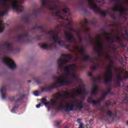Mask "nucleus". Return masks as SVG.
Listing matches in <instances>:
<instances>
[{
  "label": "nucleus",
  "instance_id": "nucleus-30",
  "mask_svg": "<svg viewBox=\"0 0 128 128\" xmlns=\"http://www.w3.org/2000/svg\"><path fill=\"white\" fill-rule=\"evenodd\" d=\"M108 116H112V111H108Z\"/></svg>",
  "mask_w": 128,
  "mask_h": 128
},
{
  "label": "nucleus",
  "instance_id": "nucleus-35",
  "mask_svg": "<svg viewBox=\"0 0 128 128\" xmlns=\"http://www.w3.org/2000/svg\"><path fill=\"white\" fill-rule=\"evenodd\" d=\"M98 102H100V100H98Z\"/></svg>",
  "mask_w": 128,
  "mask_h": 128
},
{
  "label": "nucleus",
  "instance_id": "nucleus-22",
  "mask_svg": "<svg viewBox=\"0 0 128 128\" xmlns=\"http://www.w3.org/2000/svg\"><path fill=\"white\" fill-rule=\"evenodd\" d=\"M92 70H96L98 68V66H94L92 68Z\"/></svg>",
  "mask_w": 128,
  "mask_h": 128
},
{
  "label": "nucleus",
  "instance_id": "nucleus-11",
  "mask_svg": "<svg viewBox=\"0 0 128 128\" xmlns=\"http://www.w3.org/2000/svg\"><path fill=\"white\" fill-rule=\"evenodd\" d=\"M66 38L69 42H71L72 40H74V37L72 33H66Z\"/></svg>",
  "mask_w": 128,
  "mask_h": 128
},
{
  "label": "nucleus",
  "instance_id": "nucleus-15",
  "mask_svg": "<svg viewBox=\"0 0 128 128\" xmlns=\"http://www.w3.org/2000/svg\"><path fill=\"white\" fill-rule=\"evenodd\" d=\"M56 16H58L60 18H62L61 16H62V11H58L56 13Z\"/></svg>",
  "mask_w": 128,
  "mask_h": 128
},
{
  "label": "nucleus",
  "instance_id": "nucleus-16",
  "mask_svg": "<svg viewBox=\"0 0 128 128\" xmlns=\"http://www.w3.org/2000/svg\"><path fill=\"white\" fill-rule=\"evenodd\" d=\"M4 90H6L4 88H2L0 89V92L2 93V98H6V95H4V94H2V92H4Z\"/></svg>",
  "mask_w": 128,
  "mask_h": 128
},
{
  "label": "nucleus",
  "instance_id": "nucleus-23",
  "mask_svg": "<svg viewBox=\"0 0 128 128\" xmlns=\"http://www.w3.org/2000/svg\"><path fill=\"white\" fill-rule=\"evenodd\" d=\"M46 2H48V0H42V4L44 5L46 4Z\"/></svg>",
  "mask_w": 128,
  "mask_h": 128
},
{
  "label": "nucleus",
  "instance_id": "nucleus-9",
  "mask_svg": "<svg viewBox=\"0 0 128 128\" xmlns=\"http://www.w3.org/2000/svg\"><path fill=\"white\" fill-rule=\"evenodd\" d=\"M40 48L43 50H50L52 45H48L46 43H41L39 44Z\"/></svg>",
  "mask_w": 128,
  "mask_h": 128
},
{
  "label": "nucleus",
  "instance_id": "nucleus-12",
  "mask_svg": "<svg viewBox=\"0 0 128 128\" xmlns=\"http://www.w3.org/2000/svg\"><path fill=\"white\" fill-rule=\"evenodd\" d=\"M66 62H68V60L67 59H62V58H60L58 60V63L60 64L59 68H62V66L63 64H64Z\"/></svg>",
  "mask_w": 128,
  "mask_h": 128
},
{
  "label": "nucleus",
  "instance_id": "nucleus-1",
  "mask_svg": "<svg viewBox=\"0 0 128 128\" xmlns=\"http://www.w3.org/2000/svg\"><path fill=\"white\" fill-rule=\"evenodd\" d=\"M86 92L84 84L79 86L78 88L73 89L72 92L64 91L62 94H60L57 99H52L48 102L46 98L42 100V103L48 108H58L72 110L74 106L78 108H82V102L76 98V94H80Z\"/></svg>",
  "mask_w": 128,
  "mask_h": 128
},
{
  "label": "nucleus",
  "instance_id": "nucleus-20",
  "mask_svg": "<svg viewBox=\"0 0 128 128\" xmlns=\"http://www.w3.org/2000/svg\"><path fill=\"white\" fill-rule=\"evenodd\" d=\"M122 73H121L120 74H119L118 75V80H120V78H122Z\"/></svg>",
  "mask_w": 128,
  "mask_h": 128
},
{
  "label": "nucleus",
  "instance_id": "nucleus-32",
  "mask_svg": "<svg viewBox=\"0 0 128 128\" xmlns=\"http://www.w3.org/2000/svg\"><path fill=\"white\" fill-rule=\"evenodd\" d=\"M102 77L100 76L99 77H98V80H102Z\"/></svg>",
  "mask_w": 128,
  "mask_h": 128
},
{
  "label": "nucleus",
  "instance_id": "nucleus-34",
  "mask_svg": "<svg viewBox=\"0 0 128 128\" xmlns=\"http://www.w3.org/2000/svg\"><path fill=\"white\" fill-rule=\"evenodd\" d=\"M107 58H110V55H108Z\"/></svg>",
  "mask_w": 128,
  "mask_h": 128
},
{
  "label": "nucleus",
  "instance_id": "nucleus-28",
  "mask_svg": "<svg viewBox=\"0 0 128 128\" xmlns=\"http://www.w3.org/2000/svg\"><path fill=\"white\" fill-rule=\"evenodd\" d=\"M63 12H64L66 13L68 12V9H64Z\"/></svg>",
  "mask_w": 128,
  "mask_h": 128
},
{
  "label": "nucleus",
  "instance_id": "nucleus-5",
  "mask_svg": "<svg viewBox=\"0 0 128 128\" xmlns=\"http://www.w3.org/2000/svg\"><path fill=\"white\" fill-rule=\"evenodd\" d=\"M112 66L108 67V70L104 75L103 78L106 82H110L112 80Z\"/></svg>",
  "mask_w": 128,
  "mask_h": 128
},
{
  "label": "nucleus",
  "instance_id": "nucleus-25",
  "mask_svg": "<svg viewBox=\"0 0 128 128\" xmlns=\"http://www.w3.org/2000/svg\"><path fill=\"white\" fill-rule=\"evenodd\" d=\"M40 106H42V104H38V105L36 106V108H40Z\"/></svg>",
  "mask_w": 128,
  "mask_h": 128
},
{
  "label": "nucleus",
  "instance_id": "nucleus-8",
  "mask_svg": "<svg viewBox=\"0 0 128 128\" xmlns=\"http://www.w3.org/2000/svg\"><path fill=\"white\" fill-rule=\"evenodd\" d=\"M4 14H6V12H0V16H4ZM4 23H2V21L0 19V32H4Z\"/></svg>",
  "mask_w": 128,
  "mask_h": 128
},
{
  "label": "nucleus",
  "instance_id": "nucleus-21",
  "mask_svg": "<svg viewBox=\"0 0 128 128\" xmlns=\"http://www.w3.org/2000/svg\"><path fill=\"white\" fill-rule=\"evenodd\" d=\"M116 41L118 42L120 40V38L118 36L116 37Z\"/></svg>",
  "mask_w": 128,
  "mask_h": 128
},
{
  "label": "nucleus",
  "instance_id": "nucleus-19",
  "mask_svg": "<svg viewBox=\"0 0 128 128\" xmlns=\"http://www.w3.org/2000/svg\"><path fill=\"white\" fill-rule=\"evenodd\" d=\"M101 14L103 16H104L106 14V11H102L101 12Z\"/></svg>",
  "mask_w": 128,
  "mask_h": 128
},
{
  "label": "nucleus",
  "instance_id": "nucleus-33",
  "mask_svg": "<svg viewBox=\"0 0 128 128\" xmlns=\"http://www.w3.org/2000/svg\"><path fill=\"white\" fill-rule=\"evenodd\" d=\"M77 121L78 122H80V119H78Z\"/></svg>",
  "mask_w": 128,
  "mask_h": 128
},
{
  "label": "nucleus",
  "instance_id": "nucleus-13",
  "mask_svg": "<svg viewBox=\"0 0 128 128\" xmlns=\"http://www.w3.org/2000/svg\"><path fill=\"white\" fill-rule=\"evenodd\" d=\"M76 49L80 52V54H84V47L82 46H76Z\"/></svg>",
  "mask_w": 128,
  "mask_h": 128
},
{
  "label": "nucleus",
  "instance_id": "nucleus-6",
  "mask_svg": "<svg viewBox=\"0 0 128 128\" xmlns=\"http://www.w3.org/2000/svg\"><path fill=\"white\" fill-rule=\"evenodd\" d=\"M89 2V6L92 10H96L98 12V8L96 4V3L94 2V0H88Z\"/></svg>",
  "mask_w": 128,
  "mask_h": 128
},
{
  "label": "nucleus",
  "instance_id": "nucleus-27",
  "mask_svg": "<svg viewBox=\"0 0 128 128\" xmlns=\"http://www.w3.org/2000/svg\"><path fill=\"white\" fill-rule=\"evenodd\" d=\"M124 73H125V76H126V78H128V72H125Z\"/></svg>",
  "mask_w": 128,
  "mask_h": 128
},
{
  "label": "nucleus",
  "instance_id": "nucleus-10",
  "mask_svg": "<svg viewBox=\"0 0 128 128\" xmlns=\"http://www.w3.org/2000/svg\"><path fill=\"white\" fill-rule=\"evenodd\" d=\"M53 38L55 42L58 44L60 46H62V40H60V37H58V34L54 35L53 36Z\"/></svg>",
  "mask_w": 128,
  "mask_h": 128
},
{
  "label": "nucleus",
  "instance_id": "nucleus-17",
  "mask_svg": "<svg viewBox=\"0 0 128 128\" xmlns=\"http://www.w3.org/2000/svg\"><path fill=\"white\" fill-rule=\"evenodd\" d=\"M34 94L35 96H40V92H38V91H34Z\"/></svg>",
  "mask_w": 128,
  "mask_h": 128
},
{
  "label": "nucleus",
  "instance_id": "nucleus-29",
  "mask_svg": "<svg viewBox=\"0 0 128 128\" xmlns=\"http://www.w3.org/2000/svg\"><path fill=\"white\" fill-rule=\"evenodd\" d=\"M84 128V124H80L79 128Z\"/></svg>",
  "mask_w": 128,
  "mask_h": 128
},
{
  "label": "nucleus",
  "instance_id": "nucleus-14",
  "mask_svg": "<svg viewBox=\"0 0 128 128\" xmlns=\"http://www.w3.org/2000/svg\"><path fill=\"white\" fill-rule=\"evenodd\" d=\"M98 92V86L96 85H94L92 88V94H96Z\"/></svg>",
  "mask_w": 128,
  "mask_h": 128
},
{
  "label": "nucleus",
  "instance_id": "nucleus-2",
  "mask_svg": "<svg viewBox=\"0 0 128 128\" xmlns=\"http://www.w3.org/2000/svg\"><path fill=\"white\" fill-rule=\"evenodd\" d=\"M76 64L67 66L64 68L66 74H62L56 78V81L53 84L54 86H64L70 84L71 78H76Z\"/></svg>",
  "mask_w": 128,
  "mask_h": 128
},
{
  "label": "nucleus",
  "instance_id": "nucleus-18",
  "mask_svg": "<svg viewBox=\"0 0 128 128\" xmlns=\"http://www.w3.org/2000/svg\"><path fill=\"white\" fill-rule=\"evenodd\" d=\"M65 58H66L68 60H70V58H72V56H70V55L68 54L65 56Z\"/></svg>",
  "mask_w": 128,
  "mask_h": 128
},
{
  "label": "nucleus",
  "instance_id": "nucleus-37",
  "mask_svg": "<svg viewBox=\"0 0 128 128\" xmlns=\"http://www.w3.org/2000/svg\"><path fill=\"white\" fill-rule=\"evenodd\" d=\"M42 90L44 91V89H42Z\"/></svg>",
  "mask_w": 128,
  "mask_h": 128
},
{
  "label": "nucleus",
  "instance_id": "nucleus-31",
  "mask_svg": "<svg viewBox=\"0 0 128 128\" xmlns=\"http://www.w3.org/2000/svg\"><path fill=\"white\" fill-rule=\"evenodd\" d=\"M10 46V42L7 43V46Z\"/></svg>",
  "mask_w": 128,
  "mask_h": 128
},
{
  "label": "nucleus",
  "instance_id": "nucleus-26",
  "mask_svg": "<svg viewBox=\"0 0 128 128\" xmlns=\"http://www.w3.org/2000/svg\"><path fill=\"white\" fill-rule=\"evenodd\" d=\"M88 55H86L85 56V58H84V60H88Z\"/></svg>",
  "mask_w": 128,
  "mask_h": 128
},
{
  "label": "nucleus",
  "instance_id": "nucleus-24",
  "mask_svg": "<svg viewBox=\"0 0 128 128\" xmlns=\"http://www.w3.org/2000/svg\"><path fill=\"white\" fill-rule=\"evenodd\" d=\"M94 102V100H92V98H89L88 100V102Z\"/></svg>",
  "mask_w": 128,
  "mask_h": 128
},
{
  "label": "nucleus",
  "instance_id": "nucleus-36",
  "mask_svg": "<svg viewBox=\"0 0 128 128\" xmlns=\"http://www.w3.org/2000/svg\"><path fill=\"white\" fill-rule=\"evenodd\" d=\"M94 104H96V102H94Z\"/></svg>",
  "mask_w": 128,
  "mask_h": 128
},
{
  "label": "nucleus",
  "instance_id": "nucleus-3",
  "mask_svg": "<svg viewBox=\"0 0 128 128\" xmlns=\"http://www.w3.org/2000/svg\"><path fill=\"white\" fill-rule=\"evenodd\" d=\"M4 2H10L12 8L15 10H17V12H22L24 10L22 6H20V4L22 2L20 0H4Z\"/></svg>",
  "mask_w": 128,
  "mask_h": 128
},
{
  "label": "nucleus",
  "instance_id": "nucleus-7",
  "mask_svg": "<svg viewBox=\"0 0 128 128\" xmlns=\"http://www.w3.org/2000/svg\"><path fill=\"white\" fill-rule=\"evenodd\" d=\"M96 46L99 50H102V48H104V42H102V40H100V39L98 38L96 40Z\"/></svg>",
  "mask_w": 128,
  "mask_h": 128
},
{
  "label": "nucleus",
  "instance_id": "nucleus-4",
  "mask_svg": "<svg viewBox=\"0 0 128 128\" xmlns=\"http://www.w3.org/2000/svg\"><path fill=\"white\" fill-rule=\"evenodd\" d=\"M3 62L5 64H6V66H9L10 68L12 70L16 68V64L11 58H4L3 59Z\"/></svg>",
  "mask_w": 128,
  "mask_h": 128
}]
</instances>
